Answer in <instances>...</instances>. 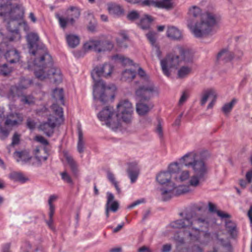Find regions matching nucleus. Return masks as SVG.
<instances>
[{"instance_id":"3c124183","label":"nucleus","mask_w":252,"mask_h":252,"mask_svg":"<svg viewBox=\"0 0 252 252\" xmlns=\"http://www.w3.org/2000/svg\"><path fill=\"white\" fill-rule=\"evenodd\" d=\"M145 202V199L141 198L140 199L136 200L135 201L133 202V203H132L131 204L127 206V208H128V209L133 208L134 207H135L139 204L144 203Z\"/></svg>"},{"instance_id":"ea45409f","label":"nucleus","mask_w":252,"mask_h":252,"mask_svg":"<svg viewBox=\"0 0 252 252\" xmlns=\"http://www.w3.org/2000/svg\"><path fill=\"white\" fill-rule=\"evenodd\" d=\"M236 102V99H233L230 102L224 104L221 109L223 113L225 114H228L231 111Z\"/></svg>"},{"instance_id":"4468645a","label":"nucleus","mask_w":252,"mask_h":252,"mask_svg":"<svg viewBox=\"0 0 252 252\" xmlns=\"http://www.w3.org/2000/svg\"><path fill=\"white\" fill-rule=\"evenodd\" d=\"M32 83V81L30 79L22 78L18 86H12L11 88L7 94V97L8 99L15 100L17 97H19L22 94V91L29 87Z\"/></svg>"},{"instance_id":"f3484780","label":"nucleus","mask_w":252,"mask_h":252,"mask_svg":"<svg viewBox=\"0 0 252 252\" xmlns=\"http://www.w3.org/2000/svg\"><path fill=\"white\" fill-rule=\"evenodd\" d=\"M9 109L11 112L7 115L4 124L8 126H16L22 122L23 117L22 114L17 113H13L15 107L13 105H9Z\"/></svg>"},{"instance_id":"a19ab883","label":"nucleus","mask_w":252,"mask_h":252,"mask_svg":"<svg viewBox=\"0 0 252 252\" xmlns=\"http://www.w3.org/2000/svg\"><path fill=\"white\" fill-rule=\"evenodd\" d=\"M78 142L77 145V149L79 153H82L84 151V142L83 132L81 128L78 129Z\"/></svg>"},{"instance_id":"f704fd0d","label":"nucleus","mask_w":252,"mask_h":252,"mask_svg":"<svg viewBox=\"0 0 252 252\" xmlns=\"http://www.w3.org/2000/svg\"><path fill=\"white\" fill-rule=\"evenodd\" d=\"M191 65H183L178 70L177 75L180 78H185L192 72Z\"/></svg>"},{"instance_id":"09e8293b","label":"nucleus","mask_w":252,"mask_h":252,"mask_svg":"<svg viewBox=\"0 0 252 252\" xmlns=\"http://www.w3.org/2000/svg\"><path fill=\"white\" fill-rule=\"evenodd\" d=\"M9 135V131L5 128L0 126V139L3 140Z\"/></svg>"},{"instance_id":"5fc2aeb1","label":"nucleus","mask_w":252,"mask_h":252,"mask_svg":"<svg viewBox=\"0 0 252 252\" xmlns=\"http://www.w3.org/2000/svg\"><path fill=\"white\" fill-rule=\"evenodd\" d=\"M233 59H239L243 56V52L240 50H236L234 52H232Z\"/></svg>"},{"instance_id":"6ab92c4d","label":"nucleus","mask_w":252,"mask_h":252,"mask_svg":"<svg viewBox=\"0 0 252 252\" xmlns=\"http://www.w3.org/2000/svg\"><path fill=\"white\" fill-rule=\"evenodd\" d=\"M151 96L147 98H139L136 95V99L138 102L136 104V111L140 116H144L148 114L153 108V105L150 102H143V100L149 99Z\"/></svg>"},{"instance_id":"338daca9","label":"nucleus","mask_w":252,"mask_h":252,"mask_svg":"<svg viewBox=\"0 0 252 252\" xmlns=\"http://www.w3.org/2000/svg\"><path fill=\"white\" fill-rule=\"evenodd\" d=\"M27 126L29 128L33 129L35 127V124L34 121L28 120L27 121Z\"/></svg>"},{"instance_id":"bb28decb","label":"nucleus","mask_w":252,"mask_h":252,"mask_svg":"<svg viewBox=\"0 0 252 252\" xmlns=\"http://www.w3.org/2000/svg\"><path fill=\"white\" fill-rule=\"evenodd\" d=\"M4 56L6 60L10 63H17L20 60L19 53L15 49L8 50Z\"/></svg>"},{"instance_id":"1a4fd4ad","label":"nucleus","mask_w":252,"mask_h":252,"mask_svg":"<svg viewBox=\"0 0 252 252\" xmlns=\"http://www.w3.org/2000/svg\"><path fill=\"white\" fill-rule=\"evenodd\" d=\"M138 74L144 82L143 84L136 90L135 95L140 99H145L152 96L155 94H158L157 88L155 87L150 81L149 77L142 68H138Z\"/></svg>"},{"instance_id":"393cba45","label":"nucleus","mask_w":252,"mask_h":252,"mask_svg":"<svg viewBox=\"0 0 252 252\" xmlns=\"http://www.w3.org/2000/svg\"><path fill=\"white\" fill-rule=\"evenodd\" d=\"M9 178L15 182L25 183L29 181V178L20 172L12 171L8 175Z\"/></svg>"},{"instance_id":"69168bd1","label":"nucleus","mask_w":252,"mask_h":252,"mask_svg":"<svg viewBox=\"0 0 252 252\" xmlns=\"http://www.w3.org/2000/svg\"><path fill=\"white\" fill-rule=\"evenodd\" d=\"M139 252H153L149 248L146 246H143L138 249Z\"/></svg>"},{"instance_id":"5701e85b","label":"nucleus","mask_w":252,"mask_h":252,"mask_svg":"<svg viewBox=\"0 0 252 252\" xmlns=\"http://www.w3.org/2000/svg\"><path fill=\"white\" fill-rule=\"evenodd\" d=\"M166 35L168 37L176 40H180L183 38L182 32L174 26L168 27L166 31Z\"/></svg>"},{"instance_id":"de8ad7c7","label":"nucleus","mask_w":252,"mask_h":252,"mask_svg":"<svg viewBox=\"0 0 252 252\" xmlns=\"http://www.w3.org/2000/svg\"><path fill=\"white\" fill-rule=\"evenodd\" d=\"M11 71L10 68L8 67L5 64L0 66V73L6 75L9 74Z\"/></svg>"},{"instance_id":"ddd939ff","label":"nucleus","mask_w":252,"mask_h":252,"mask_svg":"<svg viewBox=\"0 0 252 252\" xmlns=\"http://www.w3.org/2000/svg\"><path fill=\"white\" fill-rule=\"evenodd\" d=\"M84 49L86 51L93 50L97 52L110 51L114 48L113 44L109 41L90 40L85 43Z\"/></svg>"},{"instance_id":"2f4dec72","label":"nucleus","mask_w":252,"mask_h":252,"mask_svg":"<svg viewBox=\"0 0 252 252\" xmlns=\"http://www.w3.org/2000/svg\"><path fill=\"white\" fill-rule=\"evenodd\" d=\"M66 40L68 45L71 48H75L80 43L79 36L74 34H66Z\"/></svg>"},{"instance_id":"7c9ffc66","label":"nucleus","mask_w":252,"mask_h":252,"mask_svg":"<svg viewBox=\"0 0 252 252\" xmlns=\"http://www.w3.org/2000/svg\"><path fill=\"white\" fill-rule=\"evenodd\" d=\"M217 58L219 61L227 62L233 59L232 53L227 49H224L218 54Z\"/></svg>"},{"instance_id":"79ce46f5","label":"nucleus","mask_w":252,"mask_h":252,"mask_svg":"<svg viewBox=\"0 0 252 252\" xmlns=\"http://www.w3.org/2000/svg\"><path fill=\"white\" fill-rule=\"evenodd\" d=\"M40 249V248H35L29 242L25 243L22 247V250L23 252H34Z\"/></svg>"},{"instance_id":"6e6552de","label":"nucleus","mask_w":252,"mask_h":252,"mask_svg":"<svg viewBox=\"0 0 252 252\" xmlns=\"http://www.w3.org/2000/svg\"><path fill=\"white\" fill-rule=\"evenodd\" d=\"M51 109L53 111V116H50L48 122L41 124L38 127L48 136H51L53 134L56 126L61 125L63 122L62 108L57 104H53Z\"/></svg>"},{"instance_id":"412c9836","label":"nucleus","mask_w":252,"mask_h":252,"mask_svg":"<svg viewBox=\"0 0 252 252\" xmlns=\"http://www.w3.org/2000/svg\"><path fill=\"white\" fill-rule=\"evenodd\" d=\"M114 195L109 192H107V203L106 206V215L107 217L109 216V211L111 210L113 212H116L118 208V203L114 200Z\"/></svg>"},{"instance_id":"58836bf2","label":"nucleus","mask_w":252,"mask_h":252,"mask_svg":"<svg viewBox=\"0 0 252 252\" xmlns=\"http://www.w3.org/2000/svg\"><path fill=\"white\" fill-rule=\"evenodd\" d=\"M136 75V72L131 69H126L122 74V79L126 81H130L133 79Z\"/></svg>"},{"instance_id":"f03ea898","label":"nucleus","mask_w":252,"mask_h":252,"mask_svg":"<svg viewBox=\"0 0 252 252\" xmlns=\"http://www.w3.org/2000/svg\"><path fill=\"white\" fill-rule=\"evenodd\" d=\"M198 155L195 151L188 152L179 159L181 163L187 167H190L193 174L190 175L188 170L182 171L175 178L177 181L188 182L190 187H197L208 172V166L204 160L198 158Z\"/></svg>"},{"instance_id":"37998d69","label":"nucleus","mask_w":252,"mask_h":252,"mask_svg":"<svg viewBox=\"0 0 252 252\" xmlns=\"http://www.w3.org/2000/svg\"><path fill=\"white\" fill-rule=\"evenodd\" d=\"M141 14V12L136 10H132L128 12L126 17L129 20L133 21L138 19Z\"/></svg>"},{"instance_id":"4c0bfd02","label":"nucleus","mask_w":252,"mask_h":252,"mask_svg":"<svg viewBox=\"0 0 252 252\" xmlns=\"http://www.w3.org/2000/svg\"><path fill=\"white\" fill-rule=\"evenodd\" d=\"M107 178L109 182L115 187L118 193H120L121 189L119 187L118 182L117 181L114 174L110 172H107Z\"/></svg>"},{"instance_id":"bf43d9fd","label":"nucleus","mask_w":252,"mask_h":252,"mask_svg":"<svg viewBox=\"0 0 252 252\" xmlns=\"http://www.w3.org/2000/svg\"><path fill=\"white\" fill-rule=\"evenodd\" d=\"M58 198V196L56 195H52L50 196L48 200V204L49 207L51 206H54L53 204V202H55Z\"/></svg>"},{"instance_id":"a878e982","label":"nucleus","mask_w":252,"mask_h":252,"mask_svg":"<svg viewBox=\"0 0 252 252\" xmlns=\"http://www.w3.org/2000/svg\"><path fill=\"white\" fill-rule=\"evenodd\" d=\"M128 173L131 183H134L139 174V169L136 162H132L129 164Z\"/></svg>"},{"instance_id":"b1692460","label":"nucleus","mask_w":252,"mask_h":252,"mask_svg":"<svg viewBox=\"0 0 252 252\" xmlns=\"http://www.w3.org/2000/svg\"><path fill=\"white\" fill-rule=\"evenodd\" d=\"M35 158L37 160V165H40L41 162L45 161L48 158V154L45 149L41 147L36 148L34 151Z\"/></svg>"},{"instance_id":"052dcab7","label":"nucleus","mask_w":252,"mask_h":252,"mask_svg":"<svg viewBox=\"0 0 252 252\" xmlns=\"http://www.w3.org/2000/svg\"><path fill=\"white\" fill-rule=\"evenodd\" d=\"M217 215L221 219H225L229 218L230 216L227 213L220 211H218L217 212Z\"/></svg>"},{"instance_id":"2eb2a0df","label":"nucleus","mask_w":252,"mask_h":252,"mask_svg":"<svg viewBox=\"0 0 252 252\" xmlns=\"http://www.w3.org/2000/svg\"><path fill=\"white\" fill-rule=\"evenodd\" d=\"M217 93L215 90L212 88L205 89L202 91L200 95V103L201 106H204L209 100L210 103L207 106V109H211L217 99Z\"/></svg>"},{"instance_id":"a211bd4d","label":"nucleus","mask_w":252,"mask_h":252,"mask_svg":"<svg viewBox=\"0 0 252 252\" xmlns=\"http://www.w3.org/2000/svg\"><path fill=\"white\" fill-rule=\"evenodd\" d=\"M174 53L179 56L180 64L183 62L189 63L192 61L194 56L193 52L183 47H176L174 49Z\"/></svg>"},{"instance_id":"f8f14e48","label":"nucleus","mask_w":252,"mask_h":252,"mask_svg":"<svg viewBox=\"0 0 252 252\" xmlns=\"http://www.w3.org/2000/svg\"><path fill=\"white\" fill-rule=\"evenodd\" d=\"M180 64L179 56L174 53L168 55L160 61L163 73L167 77L171 76L172 69H176Z\"/></svg>"},{"instance_id":"f257e3e1","label":"nucleus","mask_w":252,"mask_h":252,"mask_svg":"<svg viewBox=\"0 0 252 252\" xmlns=\"http://www.w3.org/2000/svg\"><path fill=\"white\" fill-rule=\"evenodd\" d=\"M209 225V219L205 216H200L194 211L187 213L183 219L172 222L167 227L165 235L169 232L173 233L175 229L184 228L185 235L190 240L195 241V243L189 247L188 252H203L204 247L211 241H218L223 246L229 248L230 244H223L222 239H219L217 234H211L208 231L200 230L196 227H207Z\"/></svg>"},{"instance_id":"e433bc0d","label":"nucleus","mask_w":252,"mask_h":252,"mask_svg":"<svg viewBox=\"0 0 252 252\" xmlns=\"http://www.w3.org/2000/svg\"><path fill=\"white\" fill-rule=\"evenodd\" d=\"M152 18L148 15H145L144 17L140 19L138 26L142 29H147L150 27V24L153 21Z\"/></svg>"},{"instance_id":"c9c22d12","label":"nucleus","mask_w":252,"mask_h":252,"mask_svg":"<svg viewBox=\"0 0 252 252\" xmlns=\"http://www.w3.org/2000/svg\"><path fill=\"white\" fill-rule=\"evenodd\" d=\"M112 59L124 65H131L133 63L132 60L121 55L114 56L112 57Z\"/></svg>"},{"instance_id":"13d9d810","label":"nucleus","mask_w":252,"mask_h":252,"mask_svg":"<svg viewBox=\"0 0 252 252\" xmlns=\"http://www.w3.org/2000/svg\"><path fill=\"white\" fill-rule=\"evenodd\" d=\"M126 39H127V36L126 35L123 34V35H121L120 38H117L116 39V41H117V44L120 46L122 47L123 46V45L122 44V43L124 41L126 40Z\"/></svg>"},{"instance_id":"a18cd8bd","label":"nucleus","mask_w":252,"mask_h":252,"mask_svg":"<svg viewBox=\"0 0 252 252\" xmlns=\"http://www.w3.org/2000/svg\"><path fill=\"white\" fill-rule=\"evenodd\" d=\"M227 230L231 234L234 235L235 232L236 225L234 222L231 221L226 222L225 224Z\"/></svg>"},{"instance_id":"9b49d317","label":"nucleus","mask_w":252,"mask_h":252,"mask_svg":"<svg viewBox=\"0 0 252 252\" xmlns=\"http://www.w3.org/2000/svg\"><path fill=\"white\" fill-rule=\"evenodd\" d=\"M117 118L122 123L130 124L132 120L133 107L127 100H123L117 105Z\"/></svg>"},{"instance_id":"c03bdc74","label":"nucleus","mask_w":252,"mask_h":252,"mask_svg":"<svg viewBox=\"0 0 252 252\" xmlns=\"http://www.w3.org/2000/svg\"><path fill=\"white\" fill-rule=\"evenodd\" d=\"M146 36L151 43V45L153 46L156 45V39L157 37V34L156 32H149L147 34Z\"/></svg>"},{"instance_id":"7ed1b4c3","label":"nucleus","mask_w":252,"mask_h":252,"mask_svg":"<svg viewBox=\"0 0 252 252\" xmlns=\"http://www.w3.org/2000/svg\"><path fill=\"white\" fill-rule=\"evenodd\" d=\"M201 9L196 5L189 7L188 15L190 17L196 18L200 15L199 20L189 19L187 26L191 33L197 38H201L211 34L214 27L220 21V17L213 12H205L202 14Z\"/></svg>"},{"instance_id":"c85d7f7f","label":"nucleus","mask_w":252,"mask_h":252,"mask_svg":"<svg viewBox=\"0 0 252 252\" xmlns=\"http://www.w3.org/2000/svg\"><path fill=\"white\" fill-rule=\"evenodd\" d=\"M52 95L56 102L59 104L64 105V95L63 89L56 88L54 89L52 92Z\"/></svg>"},{"instance_id":"9d476101","label":"nucleus","mask_w":252,"mask_h":252,"mask_svg":"<svg viewBox=\"0 0 252 252\" xmlns=\"http://www.w3.org/2000/svg\"><path fill=\"white\" fill-rule=\"evenodd\" d=\"M97 117L103 125L113 130H117L123 126L122 123L117 118L116 114L112 107L106 106L103 108L98 113Z\"/></svg>"},{"instance_id":"680f3d73","label":"nucleus","mask_w":252,"mask_h":252,"mask_svg":"<svg viewBox=\"0 0 252 252\" xmlns=\"http://www.w3.org/2000/svg\"><path fill=\"white\" fill-rule=\"evenodd\" d=\"M19 140H20L19 135L18 134L15 133L13 136L12 145H16V144H18V143L19 142Z\"/></svg>"},{"instance_id":"4d7b16f0","label":"nucleus","mask_w":252,"mask_h":252,"mask_svg":"<svg viewBox=\"0 0 252 252\" xmlns=\"http://www.w3.org/2000/svg\"><path fill=\"white\" fill-rule=\"evenodd\" d=\"M61 175L63 180L64 181L68 183H72V180L70 176L66 172H64L62 173Z\"/></svg>"},{"instance_id":"39448f33","label":"nucleus","mask_w":252,"mask_h":252,"mask_svg":"<svg viewBox=\"0 0 252 252\" xmlns=\"http://www.w3.org/2000/svg\"><path fill=\"white\" fill-rule=\"evenodd\" d=\"M176 176L173 177L166 170L161 171L156 176V181L160 185L159 191L160 198L166 201L174 195L189 192L191 191V187L188 185H180L182 183L188 182H178L176 180Z\"/></svg>"},{"instance_id":"c756f323","label":"nucleus","mask_w":252,"mask_h":252,"mask_svg":"<svg viewBox=\"0 0 252 252\" xmlns=\"http://www.w3.org/2000/svg\"><path fill=\"white\" fill-rule=\"evenodd\" d=\"M109 12L113 15L121 16L124 14V9L120 5L116 3H110L108 6Z\"/></svg>"},{"instance_id":"72a5a7b5","label":"nucleus","mask_w":252,"mask_h":252,"mask_svg":"<svg viewBox=\"0 0 252 252\" xmlns=\"http://www.w3.org/2000/svg\"><path fill=\"white\" fill-rule=\"evenodd\" d=\"M181 164L178 162H172L168 165L166 171L169 172L172 176L174 174H176L175 176H177L179 173L181 172H180L182 166Z\"/></svg>"},{"instance_id":"864d4df0","label":"nucleus","mask_w":252,"mask_h":252,"mask_svg":"<svg viewBox=\"0 0 252 252\" xmlns=\"http://www.w3.org/2000/svg\"><path fill=\"white\" fill-rule=\"evenodd\" d=\"M162 3V4L164 3L166 4L167 5L163 6L164 9H171L173 7V3L171 2V0H160Z\"/></svg>"},{"instance_id":"e2e57ef3","label":"nucleus","mask_w":252,"mask_h":252,"mask_svg":"<svg viewBox=\"0 0 252 252\" xmlns=\"http://www.w3.org/2000/svg\"><path fill=\"white\" fill-rule=\"evenodd\" d=\"M171 249V246L170 244H165L162 246L161 252H169Z\"/></svg>"},{"instance_id":"cd10ccee","label":"nucleus","mask_w":252,"mask_h":252,"mask_svg":"<svg viewBox=\"0 0 252 252\" xmlns=\"http://www.w3.org/2000/svg\"><path fill=\"white\" fill-rule=\"evenodd\" d=\"M64 160L66 162L67 164L70 168L72 173L75 176H77L79 172L78 165L72 158L69 154L64 153Z\"/></svg>"},{"instance_id":"603ef678","label":"nucleus","mask_w":252,"mask_h":252,"mask_svg":"<svg viewBox=\"0 0 252 252\" xmlns=\"http://www.w3.org/2000/svg\"><path fill=\"white\" fill-rule=\"evenodd\" d=\"M156 132L159 137H162L163 134L162 128L161 126V122L159 120L158 121V124L156 128Z\"/></svg>"},{"instance_id":"0eeeda50","label":"nucleus","mask_w":252,"mask_h":252,"mask_svg":"<svg viewBox=\"0 0 252 252\" xmlns=\"http://www.w3.org/2000/svg\"><path fill=\"white\" fill-rule=\"evenodd\" d=\"M24 12V7L20 4L13 7L10 4L0 6V16L3 17L4 21L9 19L7 29L10 41H18L21 38V35L17 28L19 23L16 20L23 17Z\"/></svg>"},{"instance_id":"dca6fc26","label":"nucleus","mask_w":252,"mask_h":252,"mask_svg":"<svg viewBox=\"0 0 252 252\" xmlns=\"http://www.w3.org/2000/svg\"><path fill=\"white\" fill-rule=\"evenodd\" d=\"M68 14L69 17L67 19L64 18L59 15H57L60 26L63 28H65L69 24L72 25L75 20L79 17L80 13L79 9L71 8L68 11Z\"/></svg>"},{"instance_id":"49530a36","label":"nucleus","mask_w":252,"mask_h":252,"mask_svg":"<svg viewBox=\"0 0 252 252\" xmlns=\"http://www.w3.org/2000/svg\"><path fill=\"white\" fill-rule=\"evenodd\" d=\"M189 96V93L187 91L183 92L181 95L179 100L178 105L181 106L183 105L188 100Z\"/></svg>"},{"instance_id":"423d86ee","label":"nucleus","mask_w":252,"mask_h":252,"mask_svg":"<svg viewBox=\"0 0 252 252\" xmlns=\"http://www.w3.org/2000/svg\"><path fill=\"white\" fill-rule=\"evenodd\" d=\"M29 68L34 71L36 77L40 80L49 78L52 79L56 83L62 81L60 69L53 66L51 57L48 54H45L40 58L36 59L32 63H29Z\"/></svg>"},{"instance_id":"8fccbe9b","label":"nucleus","mask_w":252,"mask_h":252,"mask_svg":"<svg viewBox=\"0 0 252 252\" xmlns=\"http://www.w3.org/2000/svg\"><path fill=\"white\" fill-rule=\"evenodd\" d=\"M21 101L24 103L31 104L34 102V98L31 96H24L22 97Z\"/></svg>"},{"instance_id":"4be33fe9","label":"nucleus","mask_w":252,"mask_h":252,"mask_svg":"<svg viewBox=\"0 0 252 252\" xmlns=\"http://www.w3.org/2000/svg\"><path fill=\"white\" fill-rule=\"evenodd\" d=\"M13 156L17 162L23 164L30 163L32 159V157L30 156L29 152L26 151L15 152Z\"/></svg>"},{"instance_id":"aec40b11","label":"nucleus","mask_w":252,"mask_h":252,"mask_svg":"<svg viewBox=\"0 0 252 252\" xmlns=\"http://www.w3.org/2000/svg\"><path fill=\"white\" fill-rule=\"evenodd\" d=\"M27 39L28 43L30 53L33 55H35V52L32 49H37V46L39 45V36L35 32H31L27 34Z\"/></svg>"},{"instance_id":"6e6d98bb","label":"nucleus","mask_w":252,"mask_h":252,"mask_svg":"<svg viewBox=\"0 0 252 252\" xmlns=\"http://www.w3.org/2000/svg\"><path fill=\"white\" fill-rule=\"evenodd\" d=\"M35 140L37 142L42 144L44 145H47L48 144V142L42 136H36L35 137Z\"/></svg>"},{"instance_id":"473e14b6","label":"nucleus","mask_w":252,"mask_h":252,"mask_svg":"<svg viewBox=\"0 0 252 252\" xmlns=\"http://www.w3.org/2000/svg\"><path fill=\"white\" fill-rule=\"evenodd\" d=\"M141 4L143 6H153L158 8H164L163 6L167 5L165 3L162 4L160 0H144L141 1Z\"/></svg>"},{"instance_id":"20e7f679","label":"nucleus","mask_w":252,"mask_h":252,"mask_svg":"<svg viewBox=\"0 0 252 252\" xmlns=\"http://www.w3.org/2000/svg\"><path fill=\"white\" fill-rule=\"evenodd\" d=\"M113 66L110 63H105L96 67L92 72L94 80L93 95L96 103H104L112 100L116 90L115 85H106L100 77L108 78L113 72Z\"/></svg>"},{"instance_id":"0e129e2a","label":"nucleus","mask_w":252,"mask_h":252,"mask_svg":"<svg viewBox=\"0 0 252 252\" xmlns=\"http://www.w3.org/2000/svg\"><path fill=\"white\" fill-rule=\"evenodd\" d=\"M246 178L248 183H250L252 181V169L247 172Z\"/></svg>"},{"instance_id":"774afa93","label":"nucleus","mask_w":252,"mask_h":252,"mask_svg":"<svg viewBox=\"0 0 252 252\" xmlns=\"http://www.w3.org/2000/svg\"><path fill=\"white\" fill-rule=\"evenodd\" d=\"M154 47V51L155 52V54L157 55L158 58H160L161 57V52L159 50V48L158 46L156 45L153 46Z\"/></svg>"}]
</instances>
